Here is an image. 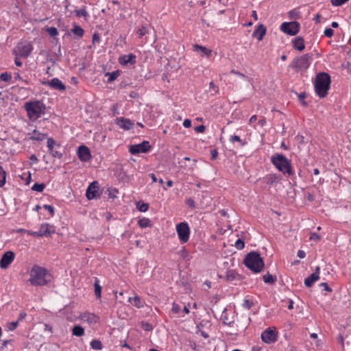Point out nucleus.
<instances>
[{
    "label": "nucleus",
    "mask_w": 351,
    "mask_h": 351,
    "mask_svg": "<svg viewBox=\"0 0 351 351\" xmlns=\"http://www.w3.org/2000/svg\"><path fill=\"white\" fill-rule=\"evenodd\" d=\"M77 155L80 160L86 162L90 158V154L88 148L84 145L78 147Z\"/></svg>",
    "instance_id": "18"
},
{
    "label": "nucleus",
    "mask_w": 351,
    "mask_h": 351,
    "mask_svg": "<svg viewBox=\"0 0 351 351\" xmlns=\"http://www.w3.org/2000/svg\"><path fill=\"white\" fill-rule=\"evenodd\" d=\"M147 33H148V31L147 29V27H145V26H142L137 31V34H138L139 37H142V36H145Z\"/></svg>",
    "instance_id": "41"
},
{
    "label": "nucleus",
    "mask_w": 351,
    "mask_h": 351,
    "mask_svg": "<svg viewBox=\"0 0 351 351\" xmlns=\"http://www.w3.org/2000/svg\"><path fill=\"white\" fill-rule=\"evenodd\" d=\"M183 125L184 127L188 128H190L191 126V120L186 119L183 122Z\"/></svg>",
    "instance_id": "56"
},
{
    "label": "nucleus",
    "mask_w": 351,
    "mask_h": 351,
    "mask_svg": "<svg viewBox=\"0 0 351 351\" xmlns=\"http://www.w3.org/2000/svg\"><path fill=\"white\" fill-rule=\"evenodd\" d=\"M304 98H305V94L304 93H301L299 95V99H300V101L302 102V105H306V102L304 101Z\"/></svg>",
    "instance_id": "60"
},
{
    "label": "nucleus",
    "mask_w": 351,
    "mask_h": 351,
    "mask_svg": "<svg viewBox=\"0 0 351 351\" xmlns=\"http://www.w3.org/2000/svg\"><path fill=\"white\" fill-rule=\"evenodd\" d=\"M234 246L238 250H242L245 246L244 241L241 239H239L235 242Z\"/></svg>",
    "instance_id": "42"
},
{
    "label": "nucleus",
    "mask_w": 351,
    "mask_h": 351,
    "mask_svg": "<svg viewBox=\"0 0 351 351\" xmlns=\"http://www.w3.org/2000/svg\"><path fill=\"white\" fill-rule=\"evenodd\" d=\"M5 182V172L0 166V187L2 186Z\"/></svg>",
    "instance_id": "37"
},
{
    "label": "nucleus",
    "mask_w": 351,
    "mask_h": 351,
    "mask_svg": "<svg viewBox=\"0 0 351 351\" xmlns=\"http://www.w3.org/2000/svg\"><path fill=\"white\" fill-rule=\"evenodd\" d=\"M128 302L131 304L134 305V306H136L137 308H141L143 306V302L141 301V298L137 295H135L134 297L129 298Z\"/></svg>",
    "instance_id": "27"
},
{
    "label": "nucleus",
    "mask_w": 351,
    "mask_h": 351,
    "mask_svg": "<svg viewBox=\"0 0 351 351\" xmlns=\"http://www.w3.org/2000/svg\"><path fill=\"white\" fill-rule=\"evenodd\" d=\"M193 50L195 52L200 53L202 56L206 57H210L212 53L210 49L199 45H194Z\"/></svg>",
    "instance_id": "23"
},
{
    "label": "nucleus",
    "mask_w": 351,
    "mask_h": 351,
    "mask_svg": "<svg viewBox=\"0 0 351 351\" xmlns=\"http://www.w3.org/2000/svg\"><path fill=\"white\" fill-rule=\"evenodd\" d=\"M221 319L223 323L228 326H231V324L234 322L233 317H230V313L228 312L227 309H224L221 315Z\"/></svg>",
    "instance_id": "26"
},
{
    "label": "nucleus",
    "mask_w": 351,
    "mask_h": 351,
    "mask_svg": "<svg viewBox=\"0 0 351 351\" xmlns=\"http://www.w3.org/2000/svg\"><path fill=\"white\" fill-rule=\"evenodd\" d=\"M72 32L74 34H75L80 37H82L84 35V31L81 27H80L78 25H75L73 27V29H72Z\"/></svg>",
    "instance_id": "32"
},
{
    "label": "nucleus",
    "mask_w": 351,
    "mask_h": 351,
    "mask_svg": "<svg viewBox=\"0 0 351 351\" xmlns=\"http://www.w3.org/2000/svg\"><path fill=\"white\" fill-rule=\"evenodd\" d=\"M231 73L237 75V76H239V77H240L241 78H243V79L245 78V76L243 73H240V72H239L237 71L232 70Z\"/></svg>",
    "instance_id": "58"
},
{
    "label": "nucleus",
    "mask_w": 351,
    "mask_h": 351,
    "mask_svg": "<svg viewBox=\"0 0 351 351\" xmlns=\"http://www.w3.org/2000/svg\"><path fill=\"white\" fill-rule=\"evenodd\" d=\"M300 25L297 21L292 22H284L280 25V30L290 36H294L297 34L300 31Z\"/></svg>",
    "instance_id": "7"
},
{
    "label": "nucleus",
    "mask_w": 351,
    "mask_h": 351,
    "mask_svg": "<svg viewBox=\"0 0 351 351\" xmlns=\"http://www.w3.org/2000/svg\"><path fill=\"white\" fill-rule=\"evenodd\" d=\"M14 254L12 251H8L3 254L0 261V267L1 269H6L14 261Z\"/></svg>",
    "instance_id": "13"
},
{
    "label": "nucleus",
    "mask_w": 351,
    "mask_h": 351,
    "mask_svg": "<svg viewBox=\"0 0 351 351\" xmlns=\"http://www.w3.org/2000/svg\"><path fill=\"white\" fill-rule=\"evenodd\" d=\"M263 280L265 283H273L276 281V278L269 274L263 276Z\"/></svg>",
    "instance_id": "35"
},
{
    "label": "nucleus",
    "mask_w": 351,
    "mask_h": 351,
    "mask_svg": "<svg viewBox=\"0 0 351 351\" xmlns=\"http://www.w3.org/2000/svg\"><path fill=\"white\" fill-rule=\"evenodd\" d=\"M244 264L254 273H258L264 267V262L260 254L256 252H250L244 260Z\"/></svg>",
    "instance_id": "2"
},
{
    "label": "nucleus",
    "mask_w": 351,
    "mask_h": 351,
    "mask_svg": "<svg viewBox=\"0 0 351 351\" xmlns=\"http://www.w3.org/2000/svg\"><path fill=\"white\" fill-rule=\"evenodd\" d=\"M138 223L141 228H147L152 226L151 221L147 218L139 219Z\"/></svg>",
    "instance_id": "29"
},
{
    "label": "nucleus",
    "mask_w": 351,
    "mask_h": 351,
    "mask_svg": "<svg viewBox=\"0 0 351 351\" xmlns=\"http://www.w3.org/2000/svg\"><path fill=\"white\" fill-rule=\"evenodd\" d=\"M330 83V78L327 73H322L317 75L315 82V88L320 97H324L327 95Z\"/></svg>",
    "instance_id": "5"
},
{
    "label": "nucleus",
    "mask_w": 351,
    "mask_h": 351,
    "mask_svg": "<svg viewBox=\"0 0 351 351\" xmlns=\"http://www.w3.org/2000/svg\"><path fill=\"white\" fill-rule=\"evenodd\" d=\"M272 164L285 175L293 174L290 161L282 154H276L271 158Z\"/></svg>",
    "instance_id": "3"
},
{
    "label": "nucleus",
    "mask_w": 351,
    "mask_h": 351,
    "mask_svg": "<svg viewBox=\"0 0 351 351\" xmlns=\"http://www.w3.org/2000/svg\"><path fill=\"white\" fill-rule=\"evenodd\" d=\"M99 280H96L94 283L95 287V294L97 298H101V287L98 283Z\"/></svg>",
    "instance_id": "31"
},
{
    "label": "nucleus",
    "mask_w": 351,
    "mask_h": 351,
    "mask_svg": "<svg viewBox=\"0 0 351 351\" xmlns=\"http://www.w3.org/2000/svg\"><path fill=\"white\" fill-rule=\"evenodd\" d=\"M45 189V184H38L35 183L32 186V189L35 191L38 192H42Z\"/></svg>",
    "instance_id": "36"
},
{
    "label": "nucleus",
    "mask_w": 351,
    "mask_h": 351,
    "mask_svg": "<svg viewBox=\"0 0 351 351\" xmlns=\"http://www.w3.org/2000/svg\"><path fill=\"white\" fill-rule=\"evenodd\" d=\"M320 286L324 287V289L328 291H331V289L328 286V285L325 282H322L320 284Z\"/></svg>",
    "instance_id": "61"
},
{
    "label": "nucleus",
    "mask_w": 351,
    "mask_h": 351,
    "mask_svg": "<svg viewBox=\"0 0 351 351\" xmlns=\"http://www.w3.org/2000/svg\"><path fill=\"white\" fill-rule=\"evenodd\" d=\"M209 86H210V88L213 89L215 93H217L218 91V88L215 86V85L214 84V83L213 82H210Z\"/></svg>",
    "instance_id": "63"
},
{
    "label": "nucleus",
    "mask_w": 351,
    "mask_h": 351,
    "mask_svg": "<svg viewBox=\"0 0 351 351\" xmlns=\"http://www.w3.org/2000/svg\"><path fill=\"white\" fill-rule=\"evenodd\" d=\"M293 47L298 51H302L304 49V40L302 37L298 36L295 38L293 41Z\"/></svg>",
    "instance_id": "25"
},
{
    "label": "nucleus",
    "mask_w": 351,
    "mask_h": 351,
    "mask_svg": "<svg viewBox=\"0 0 351 351\" xmlns=\"http://www.w3.org/2000/svg\"><path fill=\"white\" fill-rule=\"evenodd\" d=\"M278 332L275 328H269L261 334L262 340L266 343H273L277 341Z\"/></svg>",
    "instance_id": "10"
},
{
    "label": "nucleus",
    "mask_w": 351,
    "mask_h": 351,
    "mask_svg": "<svg viewBox=\"0 0 351 351\" xmlns=\"http://www.w3.org/2000/svg\"><path fill=\"white\" fill-rule=\"evenodd\" d=\"M55 227L47 223H43L40 226L38 234L40 237H49L55 233Z\"/></svg>",
    "instance_id": "14"
},
{
    "label": "nucleus",
    "mask_w": 351,
    "mask_h": 351,
    "mask_svg": "<svg viewBox=\"0 0 351 351\" xmlns=\"http://www.w3.org/2000/svg\"><path fill=\"white\" fill-rule=\"evenodd\" d=\"M46 31L51 36L53 37L58 35V30L54 27H47Z\"/></svg>",
    "instance_id": "39"
},
{
    "label": "nucleus",
    "mask_w": 351,
    "mask_h": 351,
    "mask_svg": "<svg viewBox=\"0 0 351 351\" xmlns=\"http://www.w3.org/2000/svg\"><path fill=\"white\" fill-rule=\"evenodd\" d=\"M148 204H142L141 206H138V209L141 212H145L148 210Z\"/></svg>",
    "instance_id": "53"
},
{
    "label": "nucleus",
    "mask_w": 351,
    "mask_h": 351,
    "mask_svg": "<svg viewBox=\"0 0 351 351\" xmlns=\"http://www.w3.org/2000/svg\"><path fill=\"white\" fill-rule=\"evenodd\" d=\"M319 272H320V267L319 266H317L315 267V271L309 276L307 278L304 280V284L306 287H310L313 285L314 282H315L319 278Z\"/></svg>",
    "instance_id": "16"
},
{
    "label": "nucleus",
    "mask_w": 351,
    "mask_h": 351,
    "mask_svg": "<svg viewBox=\"0 0 351 351\" xmlns=\"http://www.w3.org/2000/svg\"><path fill=\"white\" fill-rule=\"evenodd\" d=\"M33 47L28 42H21L18 44L14 52L16 56L26 58L31 53Z\"/></svg>",
    "instance_id": "9"
},
{
    "label": "nucleus",
    "mask_w": 351,
    "mask_h": 351,
    "mask_svg": "<svg viewBox=\"0 0 351 351\" xmlns=\"http://www.w3.org/2000/svg\"><path fill=\"white\" fill-rule=\"evenodd\" d=\"M186 204L191 208H193L195 207V202L191 198L186 199Z\"/></svg>",
    "instance_id": "51"
},
{
    "label": "nucleus",
    "mask_w": 351,
    "mask_h": 351,
    "mask_svg": "<svg viewBox=\"0 0 351 351\" xmlns=\"http://www.w3.org/2000/svg\"><path fill=\"white\" fill-rule=\"evenodd\" d=\"M116 123L121 128L124 130H130L133 126V123L128 119H125L123 117L117 118L116 120Z\"/></svg>",
    "instance_id": "20"
},
{
    "label": "nucleus",
    "mask_w": 351,
    "mask_h": 351,
    "mask_svg": "<svg viewBox=\"0 0 351 351\" xmlns=\"http://www.w3.org/2000/svg\"><path fill=\"white\" fill-rule=\"evenodd\" d=\"M266 182L269 186H276L281 180V177L277 174H269L265 178Z\"/></svg>",
    "instance_id": "21"
},
{
    "label": "nucleus",
    "mask_w": 351,
    "mask_h": 351,
    "mask_svg": "<svg viewBox=\"0 0 351 351\" xmlns=\"http://www.w3.org/2000/svg\"><path fill=\"white\" fill-rule=\"evenodd\" d=\"M320 236L315 232L311 233L310 237V240L314 241H318L320 240Z\"/></svg>",
    "instance_id": "49"
},
{
    "label": "nucleus",
    "mask_w": 351,
    "mask_h": 351,
    "mask_svg": "<svg viewBox=\"0 0 351 351\" xmlns=\"http://www.w3.org/2000/svg\"><path fill=\"white\" fill-rule=\"evenodd\" d=\"M149 143L148 141H143L141 143L131 145L130 147V152L136 155L140 153H146L150 149Z\"/></svg>",
    "instance_id": "12"
},
{
    "label": "nucleus",
    "mask_w": 351,
    "mask_h": 351,
    "mask_svg": "<svg viewBox=\"0 0 351 351\" xmlns=\"http://www.w3.org/2000/svg\"><path fill=\"white\" fill-rule=\"evenodd\" d=\"M27 136L31 140L41 141L46 138L47 134L43 132H40L37 130H34L32 132L28 133Z\"/></svg>",
    "instance_id": "22"
},
{
    "label": "nucleus",
    "mask_w": 351,
    "mask_h": 351,
    "mask_svg": "<svg viewBox=\"0 0 351 351\" xmlns=\"http://www.w3.org/2000/svg\"><path fill=\"white\" fill-rule=\"evenodd\" d=\"M76 16L80 17L84 16L86 17L88 16V12L86 10V8L83 7L81 10H75Z\"/></svg>",
    "instance_id": "38"
},
{
    "label": "nucleus",
    "mask_w": 351,
    "mask_h": 351,
    "mask_svg": "<svg viewBox=\"0 0 351 351\" xmlns=\"http://www.w3.org/2000/svg\"><path fill=\"white\" fill-rule=\"evenodd\" d=\"M90 346L93 349L97 350H100L102 348L101 342L97 339H94L90 342Z\"/></svg>",
    "instance_id": "30"
},
{
    "label": "nucleus",
    "mask_w": 351,
    "mask_h": 351,
    "mask_svg": "<svg viewBox=\"0 0 351 351\" xmlns=\"http://www.w3.org/2000/svg\"><path fill=\"white\" fill-rule=\"evenodd\" d=\"M205 126L203 125H198L195 128V131L198 133H203L205 131Z\"/></svg>",
    "instance_id": "50"
},
{
    "label": "nucleus",
    "mask_w": 351,
    "mask_h": 351,
    "mask_svg": "<svg viewBox=\"0 0 351 351\" xmlns=\"http://www.w3.org/2000/svg\"><path fill=\"white\" fill-rule=\"evenodd\" d=\"M27 233L29 235L34 236V237H40L38 234V231H32V230H27Z\"/></svg>",
    "instance_id": "57"
},
{
    "label": "nucleus",
    "mask_w": 351,
    "mask_h": 351,
    "mask_svg": "<svg viewBox=\"0 0 351 351\" xmlns=\"http://www.w3.org/2000/svg\"><path fill=\"white\" fill-rule=\"evenodd\" d=\"M348 1V0H331V3L334 6H340Z\"/></svg>",
    "instance_id": "45"
},
{
    "label": "nucleus",
    "mask_w": 351,
    "mask_h": 351,
    "mask_svg": "<svg viewBox=\"0 0 351 351\" xmlns=\"http://www.w3.org/2000/svg\"><path fill=\"white\" fill-rule=\"evenodd\" d=\"M29 282L34 286H44L50 281L47 271L38 265H34L29 271Z\"/></svg>",
    "instance_id": "1"
},
{
    "label": "nucleus",
    "mask_w": 351,
    "mask_h": 351,
    "mask_svg": "<svg viewBox=\"0 0 351 351\" xmlns=\"http://www.w3.org/2000/svg\"><path fill=\"white\" fill-rule=\"evenodd\" d=\"M29 160H31V164H36L38 162L37 157L34 154L31 155Z\"/></svg>",
    "instance_id": "54"
},
{
    "label": "nucleus",
    "mask_w": 351,
    "mask_h": 351,
    "mask_svg": "<svg viewBox=\"0 0 351 351\" xmlns=\"http://www.w3.org/2000/svg\"><path fill=\"white\" fill-rule=\"evenodd\" d=\"M86 196L88 199H97L100 197L99 186L97 181L91 182L88 186Z\"/></svg>",
    "instance_id": "11"
},
{
    "label": "nucleus",
    "mask_w": 351,
    "mask_h": 351,
    "mask_svg": "<svg viewBox=\"0 0 351 351\" xmlns=\"http://www.w3.org/2000/svg\"><path fill=\"white\" fill-rule=\"evenodd\" d=\"M73 335L82 337L84 335V329L80 326H75L72 329Z\"/></svg>",
    "instance_id": "28"
},
{
    "label": "nucleus",
    "mask_w": 351,
    "mask_h": 351,
    "mask_svg": "<svg viewBox=\"0 0 351 351\" xmlns=\"http://www.w3.org/2000/svg\"><path fill=\"white\" fill-rule=\"evenodd\" d=\"M43 208H44L45 209L47 210L51 213V215H53V213H54V208H53L52 206H51V205H47V204H45V205L43 206Z\"/></svg>",
    "instance_id": "52"
},
{
    "label": "nucleus",
    "mask_w": 351,
    "mask_h": 351,
    "mask_svg": "<svg viewBox=\"0 0 351 351\" xmlns=\"http://www.w3.org/2000/svg\"><path fill=\"white\" fill-rule=\"evenodd\" d=\"M266 33V29L263 25H259L253 32V36L256 38L259 41L263 38Z\"/></svg>",
    "instance_id": "24"
},
{
    "label": "nucleus",
    "mask_w": 351,
    "mask_h": 351,
    "mask_svg": "<svg viewBox=\"0 0 351 351\" xmlns=\"http://www.w3.org/2000/svg\"><path fill=\"white\" fill-rule=\"evenodd\" d=\"M55 142L52 138H48L47 140V147L49 148L50 152H52L53 149Z\"/></svg>",
    "instance_id": "47"
},
{
    "label": "nucleus",
    "mask_w": 351,
    "mask_h": 351,
    "mask_svg": "<svg viewBox=\"0 0 351 351\" xmlns=\"http://www.w3.org/2000/svg\"><path fill=\"white\" fill-rule=\"evenodd\" d=\"M10 79L11 75L8 73H3L0 75V80L3 82H8Z\"/></svg>",
    "instance_id": "43"
},
{
    "label": "nucleus",
    "mask_w": 351,
    "mask_h": 351,
    "mask_svg": "<svg viewBox=\"0 0 351 351\" xmlns=\"http://www.w3.org/2000/svg\"><path fill=\"white\" fill-rule=\"evenodd\" d=\"M253 305V302L247 299L243 300V306L247 309H250Z\"/></svg>",
    "instance_id": "44"
},
{
    "label": "nucleus",
    "mask_w": 351,
    "mask_h": 351,
    "mask_svg": "<svg viewBox=\"0 0 351 351\" xmlns=\"http://www.w3.org/2000/svg\"><path fill=\"white\" fill-rule=\"evenodd\" d=\"M119 62L123 66L134 64L136 62V56L132 53L123 55L119 57Z\"/></svg>",
    "instance_id": "19"
},
{
    "label": "nucleus",
    "mask_w": 351,
    "mask_h": 351,
    "mask_svg": "<svg viewBox=\"0 0 351 351\" xmlns=\"http://www.w3.org/2000/svg\"><path fill=\"white\" fill-rule=\"evenodd\" d=\"M258 124L263 127L266 124V119L265 118H263L258 121Z\"/></svg>",
    "instance_id": "64"
},
{
    "label": "nucleus",
    "mask_w": 351,
    "mask_h": 351,
    "mask_svg": "<svg viewBox=\"0 0 351 351\" xmlns=\"http://www.w3.org/2000/svg\"><path fill=\"white\" fill-rule=\"evenodd\" d=\"M80 319L82 322L91 325L97 322L98 317L93 313H84L80 315Z\"/></svg>",
    "instance_id": "17"
},
{
    "label": "nucleus",
    "mask_w": 351,
    "mask_h": 351,
    "mask_svg": "<svg viewBox=\"0 0 351 351\" xmlns=\"http://www.w3.org/2000/svg\"><path fill=\"white\" fill-rule=\"evenodd\" d=\"M237 274L234 270H229L226 272V280L228 281H232L236 279Z\"/></svg>",
    "instance_id": "33"
},
{
    "label": "nucleus",
    "mask_w": 351,
    "mask_h": 351,
    "mask_svg": "<svg viewBox=\"0 0 351 351\" xmlns=\"http://www.w3.org/2000/svg\"><path fill=\"white\" fill-rule=\"evenodd\" d=\"M17 326L18 322H12L8 324L7 328L9 330H13L17 327Z\"/></svg>",
    "instance_id": "46"
},
{
    "label": "nucleus",
    "mask_w": 351,
    "mask_h": 351,
    "mask_svg": "<svg viewBox=\"0 0 351 351\" xmlns=\"http://www.w3.org/2000/svg\"><path fill=\"white\" fill-rule=\"evenodd\" d=\"M333 33H334L333 30L330 28H326L324 32V35L328 38L332 37L333 35Z\"/></svg>",
    "instance_id": "48"
},
{
    "label": "nucleus",
    "mask_w": 351,
    "mask_h": 351,
    "mask_svg": "<svg viewBox=\"0 0 351 351\" xmlns=\"http://www.w3.org/2000/svg\"><path fill=\"white\" fill-rule=\"evenodd\" d=\"M217 152L216 150H212L211 151V157H212V159L215 160L217 158Z\"/></svg>",
    "instance_id": "62"
},
{
    "label": "nucleus",
    "mask_w": 351,
    "mask_h": 351,
    "mask_svg": "<svg viewBox=\"0 0 351 351\" xmlns=\"http://www.w3.org/2000/svg\"><path fill=\"white\" fill-rule=\"evenodd\" d=\"M311 62V56L308 54H304L295 58L292 62V66L298 70L303 71L309 67Z\"/></svg>",
    "instance_id": "6"
},
{
    "label": "nucleus",
    "mask_w": 351,
    "mask_h": 351,
    "mask_svg": "<svg viewBox=\"0 0 351 351\" xmlns=\"http://www.w3.org/2000/svg\"><path fill=\"white\" fill-rule=\"evenodd\" d=\"M176 232L182 243H186L189 239L190 228L187 223L182 222L176 225Z\"/></svg>",
    "instance_id": "8"
},
{
    "label": "nucleus",
    "mask_w": 351,
    "mask_h": 351,
    "mask_svg": "<svg viewBox=\"0 0 351 351\" xmlns=\"http://www.w3.org/2000/svg\"><path fill=\"white\" fill-rule=\"evenodd\" d=\"M29 118L35 121L45 113V106L39 101L26 102L24 105Z\"/></svg>",
    "instance_id": "4"
},
{
    "label": "nucleus",
    "mask_w": 351,
    "mask_h": 351,
    "mask_svg": "<svg viewBox=\"0 0 351 351\" xmlns=\"http://www.w3.org/2000/svg\"><path fill=\"white\" fill-rule=\"evenodd\" d=\"M230 140L232 143H234L235 141L241 143V140L240 137L239 136H237V135L231 136Z\"/></svg>",
    "instance_id": "55"
},
{
    "label": "nucleus",
    "mask_w": 351,
    "mask_h": 351,
    "mask_svg": "<svg viewBox=\"0 0 351 351\" xmlns=\"http://www.w3.org/2000/svg\"><path fill=\"white\" fill-rule=\"evenodd\" d=\"M43 84L45 85L49 86L55 90L64 91L66 89V87L63 84L62 81H60L58 78H56V77L53 78L50 81L44 82Z\"/></svg>",
    "instance_id": "15"
},
{
    "label": "nucleus",
    "mask_w": 351,
    "mask_h": 351,
    "mask_svg": "<svg viewBox=\"0 0 351 351\" xmlns=\"http://www.w3.org/2000/svg\"><path fill=\"white\" fill-rule=\"evenodd\" d=\"M306 256V253L303 250H299L298 252V256L300 258H304Z\"/></svg>",
    "instance_id": "59"
},
{
    "label": "nucleus",
    "mask_w": 351,
    "mask_h": 351,
    "mask_svg": "<svg viewBox=\"0 0 351 351\" xmlns=\"http://www.w3.org/2000/svg\"><path fill=\"white\" fill-rule=\"evenodd\" d=\"M171 311L172 313H173L175 315L179 314V313L180 311V306L176 303H173Z\"/></svg>",
    "instance_id": "40"
},
{
    "label": "nucleus",
    "mask_w": 351,
    "mask_h": 351,
    "mask_svg": "<svg viewBox=\"0 0 351 351\" xmlns=\"http://www.w3.org/2000/svg\"><path fill=\"white\" fill-rule=\"evenodd\" d=\"M106 75L108 76V82H111L118 77L119 75V71H114L112 73H106Z\"/></svg>",
    "instance_id": "34"
}]
</instances>
